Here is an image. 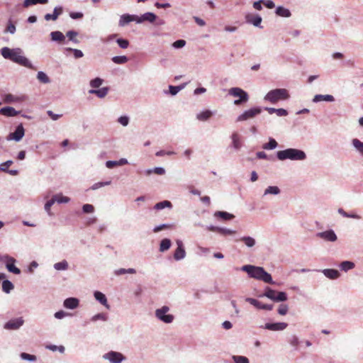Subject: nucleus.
I'll return each instance as SVG.
<instances>
[{
  "instance_id": "f257e3e1",
  "label": "nucleus",
  "mask_w": 363,
  "mask_h": 363,
  "mask_svg": "<svg viewBox=\"0 0 363 363\" xmlns=\"http://www.w3.org/2000/svg\"><path fill=\"white\" fill-rule=\"evenodd\" d=\"M1 53L5 59L10 60L26 67H31L29 60L22 55L23 51L21 48L10 49L4 47L1 50Z\"/></svg>"
},
{
  "instance_id": "f03ea898",
  "label": "nucleus",
  "mask_w": 363,
  "mask_h": 363,
  "mask_svg": "<svg viewBox=\"0 0 363 363\" xmlns=\"http://www.w3.org/2000/svg\"><path fill=\"white\" fill-rule=\"evenodd\" d=\"M242 269L252 278L262 280L265 283L273 284L272 276L261 267L245 265Z\"/></svg>"
},
{
  "instance_id": "7ed1b4c3",
  "label": "nucleus",
  "mask_w": 363,
  "mask_h": 363,
  "mask_svg": "<svg viewBox=\"0 0 363 363\" xmlns=\"http://www.w3.org/2000/svg\"><path fill=\"white\" fill-rule=\"evenodd\" d=\"M306 157L305 152L302 150L289 148L277 152V158L279 160L289 159L291 160H303Z\"/></svg>"
},
{
  "instance_id": "20e7f679",
  "label": "nucleus",
  "mask_w": 363,
  "mask_h": 363,
  "mask_svg": "<svg viewBox=\"0 0 363 363\" xmlns=\"http://www.w3.org/2000/svg\"><path fill=\"white\" fill-rule=\"evenodd\" d=\"M290 95L286 89H276L269 91L264 96V100L272 104H276L279 101L286 100Z\"/></svg>"
},
{
  "instance_id": "39448f33",
  "label": "nucleus",
  "mask_w": 363,
  "mask_h": 363,
  "mask_svg": "<svg viewBox=\"0 0 363 363\" xmlns=\"http://www.w3.org/2000/svg\"><path fill=\"white\" fill-rule=\"evenodd\" d=\"M228 94L238 98V99L234 101V104L236 106H240L244 103H246L249 100L248 94L239 87H233L230 89L228 90Z\"/></svg>"
},
{
  "instance_id": "423d86ee",
  "label": "nucleus",
  "mask_w": 363,
  "mask_h": 363,
  "mask_svg": "<svg viewBox=\"0 0 363 363\" xmlns=\"http://www.w3.org/2000/svg\"><path fill=\"white\" fill-rule=\"evenodd\" d=\"M274 301H284L287 299V296L285 292H277L270 288H267L264 294L263 295Z\"/></svg>"
},
{
  "instance_id": "0eeeda50",
  "label": "nucleus",
  "mask_w": 363,
  "mask_h": 363,
  "mask_svg": "<svg viewBox=\"0 0 363 363\" xmlns=\"http://www.w3.org/2000/svg\"><path fill=\"white\" fill-rule=\"evenodd\" d=\"M169 308L168 306H164L161 308L157 309L155 315L157 318L166 323H170L174 320L172 315H166V313L169 311Z\"/></svg>"
},
{
  "instance_id": "6e6552de",
  "label": "nucleus",
  "mask_w": 363,
  "mask_h": 363,
  "mask_svg": "<svg viewBox=\"0 0 363 363\" xmlns=\"http://www.w3.org/2000/svg\"><path fill=\"white\" fill-rule=\"evenodd\" d=\"M261 113L259 108H254L245 111L243 113L239 116L237 118V121H243L250 118H254L255 116Z\"/></svg>"
},
{
  "instance_id": "1a4fd4ad",
  "label": "nucleus",
  "mask_w": 363,
  "mask_h": 363,
  "mask_svg": "<svg viewBox=\"0 0 363 363\" xmlns=\"http://www.w3.org/2000/svg\"><path fill=\"white\" fill-rule=\"evenodd\" d=\"M104 358L108 359L112 363H121L124 359L121 353L113 351L105 354Z\"/></svg>"
},
{
  "instance_id": "9d476101",
  "label": "nucleus",
  "mask_w": 363,
  "mask_h": 363,
  "mask_svg": "<svg viewBox=\"0 0 363 363\" xmlns=\"http://www.w3.org/2000/svg\"><path fill=\"white\" fill-rule=\"evenodd\" d=\"M25 130L22 124L17 126L16 130L9 135L8 140H21L24 136Z\"/></svg>"
},
{
  "instance_id": "9b49d317",
  "label": "nucleus",
  "mask_w": 363,
  "mask_h": 363,
  "mask_svg": "<svg viewBox=\"0 0 363 363\" xmlns=\"http://www.w3.org/2000/svg\"><path fill=\"white\" fill-rule=\"evenodd\" d=\"M23 322L22 318L12 319L6 323L4 328L9 330H16L23 324Z\"/></svg>"
},
{
  "instance_id": "f8f14e48",
  "label": "nucleus",
  "mask_w": 363,
  "mask_h": 363,
  "mask_svg": "<svg viewBox=\"0 0 363 363\" xmlns=\"http://www.w3.org/2000/svg\"><path fill=\"white\" fill-rule=\"evenodd\" d=\"M246 301L250 303V304L253 305L255 307L259 309H264L267 311H271L273 308L272 305H268L261 303L260 301L252 298H246Z\"/></svg>"
},
{
  "instance_id": "ddd939ff",
  "label": "nucleus",
  "mask_w": 363,
  "mask_h": 363,
  "mask_svg": "<svg viewBox=\"0 0 363 363\" xmlns=\"http://www.w3.org/2000/svg\"><path fill=\"white\" fill-rule=\"evenodd\" d=\"M177 248L176 249L174 254V258L176 260H180L183 258H184L186 255V252L183 245V243L181 240H177Z\"/></svg>"
},
{
  "instance_id": "4468645a",
  "label": "nucleus",
  "mask_w": 363,
  "mask_h": 363,
  "mask_svg": "<svg viewBox=\"0 0 363 363\" xmlns=\"http://www.w3.org/2000/svg\"><path fill=\"white\" fill-rule=\"evenodd\" d=\"M132 21H135L138 23V16L123 14L121 16L118 24L120 26L123 27Z\"/></svg>"
},
{
  "instance_id": "2eb2a0df",
  "label": "nucleus",
  "mask_w": 363,
  "mask_h": 363,
  "mask_svg": "<svg viewBox=\"0 0 363 363\" xmlns=\"http://www.w3.org/2000/svg\"><path fill=\"white\" fill-rule=\"evenodd\" d=\"M317 236L327 241L334 242L337 240V236L333 230H326L317 234Z\"/></svg>"
},
{
  "instance_id": "dca6fc26",
  "label": "nucleus",
  "mask_w": 363,
  "mask_h": 363,
  "mask_svg": "<svg viewBox=\"0 0 363 363\" xmlns=\"http://www.w3.org/2000/svg\"><path fill=\"white\" fill-rule=\"evenodd\" d=\"M15 262H16V260L14 258L11 257H6V268L10 272H12L16 274H19L21 273V270L14 265Z\"/></svg>"
},
{
  "instance_id": "f3484780",
  "label": "nucleus",
  "mask_w": 363,
  "mask_h": 363,
  "mask_svg": "<svg viewBox=\"0 0 363 363\" xmlns=\"http://www.w3.org/2000/svg\"><path fill=\"white\" fill-rule=\"evenodd\" d=\"M288 324L286 323H266L264 328L269 330H283L286 328Z\"/></svg>"
},
{
  "instance_id": "a211bd4d",
  "label": "nucleus",
  "mask_w": 363,
  "mask_h": 363,
  "mask_svg": "<svg viewBox=\"0 0 363 363\" xmlns=\"http://www.w3.org/2000/svg\"><path fill=\"white\" fill-rule=\"evenodd\" d=\"M13 164L11 160H8L0 165V170L2 172H8L12 176L17 175L18 172L17 170H9V167Z\"/></svg>"
},
{
  "instance_id": "6ab92c4d",
  "label": "nucleus",
  "mask_w": 363,
  "mask_h": 363,
  "mask_svg": "<svg viewBox=\"0 0 363 363\" xmlns=\"http://www.w3.org/2000/svg\"><path fill=\"white\" fill-rule=\"evenodd\" d=\"M155 19L156 16L153 13L147 12L141 16H138V23H140L144 21L153 22Z\"/></svg>"
},
{
  "instance_id": "aec40b11",
  "label": "nucleus",
  "mask_w": 363,
  "mask_h": 363,
  "mask_svg": "<svg viewBox=\"0 0 363 363\" xmlns=\"http://www.w3.org/2000/svg\"><path fill=\"white\" fill-rule=\"evenodd\" d=\"M18 111H16L14 108L11 106L4 107L0 109V114L6 116H16L18 114Z\"/></svg>"
},
{
  "instance_id": "412c9836",
  "label": "nucleus",
  "mask_w": 363,
  "mask_h": 363,
  "mask_svg": "<svg viewBox=\"0 0 363 363\" xmlns=\"http://www.w3.org/2000/svg\"><path fill=\"white\" fill-rule=\"evenodd\" d=\"M62 7H56L55 8L54 11H53V13L50 14V13H47L45 16V19L46 21H50V20H52V21H56L58 18V16L62 13Z\"/></svg>"
},
{
  "instance_id": "4be33fe9",
  "label": "nucleus",
  "mask_w": 363,
  "mask_h": 363,
  "mask_svg": "<svg viewBox=\"0 0 363 363\" xmlns=\"http://www.w3.org/2000/svg\"><path fill=\"white\" fill-rule=\"evenodd\" d=\"M79 305V301L75 298H68L64 301V306L67 308L74 309Z\"/></svg>"
},
{
  "instance_id": "5701e85b",
  "label": "nucleus",
  "mask_w": 363,
  "mask_h": 363,
  "mask_svg": "<svg viewBox=\"0 0 363 363\" xmlns=\"http://www.w3.org/2000/svg\"><path fill=\"white\" fill-rule=\"evenodd\" d=\"M323 273L324 274V275L326 277H328L329 279H337L340 277V272L336 269H324L323 271Z\"/></svg>"
},
{
  "instance_id": "b1692460",
  "label": "nucleus",
  "mask_w": 363,
  "mask_h": 363,
  "mask_svg": "<svg viewBox=\"0 0 363 363\" xmlns=\"http://www.w3.org/2000/svg\"><path fill=\"white\" fill-rule=\"evenodd\" d=\"M335 99L332 95H322V94H317L314 96L313 101V102H319L321 101H334Z\"/></svg>"
},
{
  "instance_id": "393cba45",
  "label": "nucleus",
  "mask_w": 363,
  "mask_h": 363,
  "mask_svg": "<svg viewBox=\"0 0 363 363\" xmlns=\"http://www.w3.org/2000/svg\"><path fill=\"white\" fill-rule=\"evenodd\" d=\"M108 89L107 87H103L99 89H91L89 91L90 94H96L99 98L105 97L108 94Z\"/></svg>"
},
{
  "instance_id": "a878e982",
  "label": "nucleus",
  "mask_w": 363,
  "mask_h": 363,
  "mask_svg": "<svg viewBox=\"0 0 363 363\" xmlns=\"http://www.w3.org/2000/svg\"><path fill=\"white\" fill-rule=\"evenodd\" d=\"M94 297L95 298L99 301L102 305H104V306H106L107 308H109V306L108 304V302H107V299L105 296V295L100 292V291H96L94 293Z\"/></svg>"
},
{
  "instance_id": "bb28decb",
  "label": "nucleus",
  "mask_w": 363,
  "mask_h": 363,
  "mask_svg": "<svg viewBox=\"0 0 363 363\" xmlns=\"http://www.w3.org/2000/svg\"><path fill=\"white\" fill-rule=\"evenodd\" d=\"M50 35L52 40L59 43H62L65 39V35L60 31H53L50 33Z\"/></svg>"
},
{
  "instance_id": "cd10ccee",
  "label": "nucleus",
  "mask_w": 363,
  "mask_h": 363,
  "mask_svg": "<svg viewBox=\"0 0 363 363\" xmlns=\"http://www.w3.org/2000/svg\"><path fill=\"white\" fill-rule=\"evenodd\" d=\"M232 140H233V145L235 149L238 150L241 147L242 143L240 140V137L238 133H233Z\"/></svg>"
},
{
  "instance_id": "c85d7f7f",
  "label": "nucleus",
  "mask_w": 363,
  "mask_h": 363,
  "mask_svg": "<svg viewBox=\"0 0 363 363\" xmlns=\"http://www.w3.org/2000/svg\"><path fill=\"white\" fill-rule=\"evenodd\" d=\"M213 113L209 110H206L204 111L201 112L196 116L197 119L201 121H207L212 116Z\"/></svg>"
},
{
  "instance_id": "c756f323",
  "label": "nucleus",
  "mask_w": 363,
  "mask_h": 363,
  "mask_svg": "<svg viewBox=\"0 0 363 363\" xmlns=\"http://www.w3.org/2000/svg\"><path fill=\"white\" fill-rule=\"evenodd\" d=\"M215 216L219 217L225 220H231L235 217L234 215L225 211H217L215 213Z\"/></svg>"
},
{
  "instance_id": "7c9ffc66",
  "label": "nucleus",
  "mask_w": 363,
  "mask_h": 363,
  "mask_svg": "<svg viewBox=\"0 0 363 363\" xmlns=\"http://www.w3.org/2000/svg\"><path fill=\"white\" fill-rule=\"evenodd\" d=\"M211 230L213 231H216L218 233H220L222 235H233L236 233L235 230H232L227 229V228H218V227H212V228H211Z\"/></svg>"
},
{
  "instance_id": "2f4dec72",
  "label": "nucleus",
  "mask_w": 363,
  "mask_h": 363,
  "mask_svg": "<svg viewBox=\"0 0 363 363\" xmlns=\"http://www.w3.org/2000/svg\"><path fill=\"white\" fill-rule=\"evenodd\" d=\"M276 13L278 16H280L282 17H289L291 16L290 11L284 7H282V6H278L277 8Z\"/></svg>"
},
{
  "instance_id": "473e14b6",
  "label": "nucleus",
  "mask_w": 363,
  "mask_h": 363,
  "mask_svg": "<svg viewBox=\"0 0 363 363\" xmlns=\"http://www.w3.org/2000/svg\"><path fill=\"white\" fill-rule=\"evenodd\" d=\"M171 246V241L169 239H163L160 242V250L161 252L166 251L169 249Z\"/></svg>"
},
{
  "instance_id": "72a5a7b5",
  "label": "nucleus",
  "mask_w": 363,
  "mask_h": 363,
  "mask_svg": "<svg viewBox=\"0 0 363 363\" xmlns=\"http://www.w3.org/2000/svg\"><path fill=\"white\" fill-rule=\"evenodd\" d=\"M48 2V0H25L23 3L24 7H28L31 5L37 4H45Z\"/></svg>"
},
{
  "instance_id": "f704fd0d",
  "label": "nucleus",
  "mask_w": 363,
  "mask_h": 363,
  "mask_svg": "<svg viewBox=\"0 0 363 363\" xmlns=\"http://www.w3.org/2000/svg\"><path fill=\"white\" fill-rule=\"evenodd\" d=\"M13 287V284L9 280H4L2 283V289L6 293H9Z\"/></svg>"
},
{
  "instance_id": "c9c22d12",
  "label": "nucleus",
  "mask_w": 363,
  "mask_h": 363,
  "mask_svg": "<svg viewBox=\"0 0 363 363\" xmlns=\"http://www.w3.org/2000/svg\"><path fill=\"white\" fill-rule=\"evenodd\" d=\"M247 21L255 26H258L262 21V18L259 16H252L247 17Z\"/></svg>"
},
{
  "instance_id": "e433bc0d",
  "label": "nucleus",
  "mask_w": 363,
  "mask_h": 363,
  "mask_svg": "<svg viewBox=\"0 0 363 363\" xmlns=\"http://www.w3.org/2000/svg\"><path fill=\"white\" fill-rule=\"evenodd\" d=\"M354 267V264L350 261H344L340 264V268L343 271H347Z\"/></svg>"
},
{
  "instance_id": "4c0bfd02",
  "label": "nucleus",
  "mask_w": 363,
  "mask_h": 363,
  "mask_svg": "<svg viewBox=\"0 0 363 363\" xmlns=\"http://www.w3.org/2000/svg\"><path fill=\"white\" fill-rule=\"evenodd\" d=\"M277 145L278 144L274 139L270 138L269 143L264 144L262 147L265 150H272L274 149Z\"/></svg>"
},
{
  "instance_id": "58836bf2",
  "label": "nucleus",
  "mask_w": 363,
  "mask_h": 363,
  "mask_svg": "<svg viewBox=\"0 0 363 363\" xmlns=\"http://www.w3.org/2000/svg\"><path fill=\"white\" fill-rule=\"evenodd\" d=\"M240 240L242 241L249 247H253L255 245V239L249 236L242 237L240 238Z\"/></svg>"
},
{
  "instance_id": "ea45409f",
  "label": "nucleus",
  "mask_w": 363,
  "mask_h": 363,
  "mask_svg": "<svg viewBox=\"0 0 363 363\" xmlns=\"http://www.w3.org/2000/svg\"><path fill=\"white\" fill-rule=\"evenodd\" d=\"M112 61L116 64H125L128 61L126 56H115L112 58Z\"/></svg>"
},
{
  "instance_id": "a19ab883",
  "label": "nucleus",
  "mask_w": 363,
  "mask_h": 363,
  "mask_svg": "<svg viewBox=\"0 0 363 363\" xmlns=\"http://www.w3.org/2000/svg\"><path fill=\"white\" fill-rule=\"evenodd\" d=\"M53 199H55V202H57L59 203H68L69 201V198L65 196L62 194H57L53 196Z\"/></svg>"
},
{
  "instance_id": "79ce46f5",
  "label": "nucleus",
  "mask_w": 363,
  "mask_h": 363,
  "mask_svg": "<svg viewBox=\"0 0 363 363\" xmlns=\"http://www.w3.org/2000/svg\"><path fill=\"white\" fill-rule=\"evenodd\" d=\"M352 145L354 147L363 155V142L354 138L352 140Z\"/></svg>"
},
{
  "instance_id": "37998d69",
  "label": "nucleus",
  "mask_w": 363,
  "mask_h": 363,
  "mask_svg": "<svg viewBox=\"0 0 363 363\" xmlns=\"http://www.w3.org/2000/svg\"><path fill=\"white\" fill-rule=\"evenodd\" d=\"M37 78L40 82L44 84L50 82L49 77L43 72H38L37 74Z\"/></svg>"
},
{
  "instance_id": "c03bdc74",
  "label": "nucleus",
  "mask_w": 363,
  "mask_h": 363,
  "mask_svg": "<svg viewBox=\"0 0 363 363\" xmlns=\"http://www.w3.org/2000/svg\"><path fill=\"white\" fill-rule=\"evenodd\" d=\"M54 267L57 270H65L68 268V263L66 261H62L55 264Z\"/></svg>"
},
{
  "instance_id": "a18cd8bd",
  "label": "nucleus",
  "mask_w": 363,
  "mask_h": 363,
  "mask_svg": "<svg viewBox=\"0 0 363 363\" xmlns=\"http://www.w3.org/2000/svg\"><path fill=\"white\" fill-rule=\"evenodd\" d=\"M103 83V79L99 77L92 79L90 82V85L92 88L96 89L99 88Z\"/></svg>"
},
{
  "instance_id": "49530a36",
  "label": "nucleus",
  "mask_w": 363,
  "mask_h": 363,
  "mask_svg": "<svg viewBox=\"0 0 363 363\" xmlns=\"http://www.w3.org/2000/svg\"><path fill=\"white\" fill-rule=\"evenodd\" d=\"M280 190L277 186H269L265 189L264 194H279Z\"/></svg>"
},
{
  "instance_id": "de8ad7c7",
  "label": "nucleus",
  "mask_w": 363,
  "mask_h": 363,
  "mask_svg": "<svg viewBox=\"0 0 363 363\" xmlns=\"http://www.w3.org/2000/svg\"><path fill=\"white\" fill-rule=\"evenodd\" d=\"M233 359L235 363H250L249 359L244 356H233Z\"/></svg>"
},
{
  "instance_id": "09e8293b",
  "label": "nucleus",
  "mask_w": 363,
  "mask_h": 363,
  "mask_svg": "<svg viewBox=\"0 0 363 363\" xmlns=\"http://www.w3.org/2000/svg\"><path fill=\"white\" fill-rule=\"evenodd\" d=\"M172 204L169 201H162V202H159L157 203L155 206V208L156 209H162L165 207H169L171 206Z\"/></svg>"
},
{
  "instance_id": "8fccbe9b",
  "label": "nucleus",
  "mask_w": 363,
  "mask_h": 363,
  "mask_svg": "<svg viewBox=\"0 0 363 363\" xmlns=\"http://www.w3.org/2000/svg\"><path fill=\"white\" fill-rule=\"evenodd\" d=\"M111 181H108V182H97V183H95L94 184H93L92 186L91 187V189L92 190H96L102 186H108V185L111 184Z\"/></svg>"
},
{
  "instance_id": "3c124183",
  "label": "nucleus",
  "mask_w": 363,
  "mask_h": 363,
  "mask_svg": "<svg viewBox=\"0 0 363 363\" xmlns=\"http://www.w3.org/2000/svg\"><path fill=\"white\" fill-rule=\"evenodd\" d=\"M21 357L23 359L28 360V361H35L36 360V357L35 355L30 354H28L26 352H22L21 354Z\"/></svg>"
},
{
  "instance_id": "603ef678",
  "label": "nucleus",
  "mask_w": 363,
  "mask_h": 363,
  "mask_svg": "<svg viewBox=\"0 0 363 363\" xmlns=\"http://www.w3.org/2000/svg\"><path fill=\"white\" fill-rule=\"evenodd\" d=\"M289 307L286 304H281L278 308L279 314L284 315L287 313Z\"/></svg>"
},
{
  "instance_id": "864d4df0",
  "label": "nucleus",
  "mask_w": 363,
  "mask_h": 363,
  "mask_svg": "<svg viewBox=\"0 0 363 363\" xmlns=\"http://www.w3.org/2000/svg\"><path fill=\"white\" fill-rule=\"evenodd\" d=\"M117 43L123 49L127 48L128 47V45H129L128 40H125V39L119 38V39L117 40Z\"/></svg>"
},
{
  "instance_id": "5fc2aeb1",
  "label": "nucleus",
  "mask_w": 363,
  "mask_h": 363,
  "mask_svg": "<svg viewBox=\"0 0 363 363\" xmlns=\"http://www.w3.org/2000/svg\"><path fill=\"white\" fill-rule=\"evenodd\" d=\"M338 213H340L342 216L346 218H359V216L356 214H349L347 212H345L342 208L338 209Z\"/></svg>"
},
{
  "instance_id": "6e6d98bb",
  "label": "nucleus",
  "mask_w": 363,
  "mask_h": 363,
  "mask_svg": "<svg viewBox=\"0 0 363 363\" xmlns=\"http://www.w3.org/2000/svg\"><path fill=\"white\" fill-rule=\"evenodd\" d=\"M82 209L84 213H89L94 212V207L91 204H84Z\"/></svg>"
},
{
  "instance_id": "4d7b16f0",
  "label": "nucleus",
  "mask_w": 363,
  "mask_h": 363,
  "mask_svg": "<svg viewBox=\"0 0 363 363\" xmlns=\"http://www.w3.org/2000/svg\"><path fill=\"white\" fill-rule=\"evenodd\" d=\"M152 172L158 175H162L165 173V170L162 167H155ZM152 172V170H149L147 172V174H150Z\"/></svg>"
},
{
  "instance_id": "13d9d810",
  "label": "nucleus",
  "mask_w": 363,
  "mask_h": 363,
  "mask_svg": "<svg viewBox=\"0 0 363 363\" xmlns=\"http://www.w3.org/2000/svg\"><path fill=\"white\" fill-rule=\"evenodd\" d=\"M186 45V41L184 40H178L173 43V46L175 48H183Z\"/></svg>"
},
{
  "instance_id": "bf43d9fd",
  "label": "nucleus",
  "mask_w": 363,
  "mask_h": 363,
  "mask_svg": "<svg viewBox=\"0 0 363 363\" xmlns=\"http://www.w3.org/2000/svg\"><path fill=\"white\" fill-rule=\"evenodd\" d=\"M77 35V33L73 30H70L67 33V36L69 38V39L75 43L77 42V40L74 39Z\"/></svg>"
},
{
  "instance_id": "052dcab7",
  "label": "nucleus",
  "mask_w": 363,
  "mask_h": 363,
  "mask_svg": "<svg viewBox=\"0 0 363 363\" xmlns=\"http://www.w3.org/2000/svg\"><path fill=\"white\" fill-rule=\"evenodd\" d=\"M55 199H53V197L52 198V199H50V201H47V203H45V211L49 213L50 214V208L51 206L54 204L55 203Z\"/></svg>"
},
{
  "instance_id": "680f3d73",
  "label": "nucleus",
  "mask_w": 363,
  "mask_h": 363,
  "mask_svg": "<svg viewBox=\"0 0 363 363\" xmlns=\"http://www.w3.org/2000/svg\"><path fill=\"white\" fill-rule=\"evenodd\" d=\"M69 16L73 19H80L83 18L84 15L81 12H71Z\"/></svg>"
},
{
  "instance_id": "e2e57ef3",
  "label": "nucleus",
  "mask_w": 363,
  "mask_h": 363,
  "mask_svg": "<svg viewBox=\"0 0 363 363\" xmlns=\"http://www.w3.org/2000/svg\"><path fill=\"white\" fill-rule=\"evenodd\" d=\"M6 32H9L11 33H14L15 31H16V26L14 24H13L11 22H9V23L8 24L7 27H6Z\"/></svg>"
},
{
  "instance_id": "0e129e2a",
  "label": "nucleus",
  "mask_w": 363,
  "mask_h": 363,
  "mask_svg": "<svg viewBox=\"0 0 363 363\" xmlns=\"http://www.w3.org/2000/svg\"><path fill=\"white\" fill-rule=\"evenodd\" d=\"M106 320V315L104 313H99V314H96L94 316H93L92 318V320L94 321H96L97 320Z\"/></svg>"
},
{
  "instance_id": "69168bd1",
  "label": "nucleus",
  "mask_w": 363,
  "mask_h": 363,
  "mask_svg": "<svg viewBox=\"0 0 363 363\" xmlns=\"http://www.w3.org/2000/svg\"><path fill=\"white\" fill-rule=\"evenodd\" d=\"M47 113L54 121L59 119L62 116V115L54 113L52 111H48Z\"/></svg>"
},
{
  "instance_id": "338daca9",
  "label": "nucleus",
  "mask_w": 363,
  "mask_h": 363,
  "mask_svg": "<svg viewBox=\"0 0 363 363\" xmlns=\"http://www.w3.org/2000/svg\"><path fill=\"white\" fill-rule=\"evenodd\" d=\"M129 119L127 116H121L118 118V122L123 125L125 126L128 124Z\"/></svg>"
},
{
  "instance_id": "774afa93",
  "label": "nucleus",
  "mask_w": 363,
  "mask_h": 363,
  "mask_svg": "<svg viewBox=\"0 0 363 363\" xmlns=\"http://www.w3.org/2000/svg\"><path fill=\"white\" fill-rule=\"evenodd\" d=\"M276 113L279 116H286L288 114V112L284 108H278L276 110Z\"/></svg>"
}]
</instances>
